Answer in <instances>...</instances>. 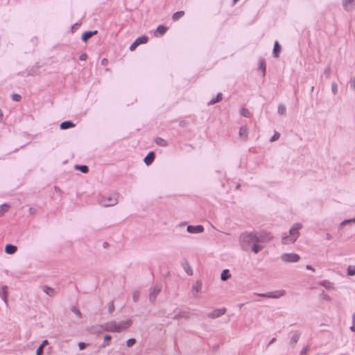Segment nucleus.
Instances as JSON below:
<instances>
[{
  "instance_id": "4468645a",
  "label": "nucleus",
  "mask_w": 355,
  "mask_h": 355,
  "mask_svg": "<svg viewBox=\"0 0 355 355\" xmlns=\"http://www.w3.org/2000/svg\"><path fill=\"white\" fill-rule=\"evenodd\" d=\"M155 157V155L153 152H150L148 154V155L145 157L144 162L146 165H150L153 163Z\"/></svg>"
},
{
  "instance_id": "393cba45",
  "label": "nucleus",
  "mask_w": 355,
  "mask_h": 355,
  "mask_svg": "<svg viewBox=\"0 0 355 355\" xmlns=\"http://www.w3.org/2000/svg\"><path fill=\"white\" fill-rule=\"evenodd\" d=\"M240 114L241 116L247 118H250L251 116V113L250 111L245 107H242L240 110Z\"/></svg>"
},
{
  "instance_id": "603ef678",
  "label": "nucleus",
  "mask_w": 355,
  "mask_h": 355,
  "mask_svg": "<svg viewBox=\"0 0 355 355\" xmlns=\"http://www.w3.org/2000/svg\"><path fill=\"white\" fill-rule=\"evenodd\" d=\"M306 268L308 270H314L313 268L311 266H309V265L306 266Z\"/></svg>"
},
{
  "instance_id": "49530a36",
  "label": "nucleus",
  "mask_w": 355,
  "mask_h": 355,
  "mask_svg": "<svg viewBox=\"0 0 355 355\" xmlns=\"http://www.w3.org/2000/svg\"><path fill=\"white\" fill-rule=\"evenodd\" d=\"M108 63V60L106 59V58H103L102 60H101V64L103 65V66H105L107 65Z\"/></svg>"
},
{
  "instance_id": "864d4df0",
  "label": "nucleus",
  "mask_w": 355,
  "mask_h": 355,
  "mask_svg": "<svg viewBox=\"0 0 355 355\" xmlns=\"http://www.w3.org/2000/svg\"><path fill=\"white\" fill-rule=\"evenodd\" d=\"M275 340H276V338H273L270 340V342L269 345H270V344L273 343L274 342H275Z\"/></svg>"
},
{
  "instance_id": "c03bdc74",
  "label": "nucleus",
  "mask_w": 355,
  "mask_h": 355,
  "mask_svg": "<svg viewBox=\"0 0 355 355\" xmlns=\"http://www.w3.org/2000/svg\"><path fill=\"white\" fill-rule=\"evenodd\" d=\"M72 311L73 312H74L76 314H77L78 315L80 316L81 313H80V311L76 307H73L72 309Z\"/></svg>"
},
{
  "instance_id": "4c0bfd02",
  "label": "nucleus",
  "mask_w": 355,
  "mask_h": 355,
  "mask_svg": "<svg viewBox=\"0 0 355 355\" xmlns=\"http://www.w3.org/2000/svg\"><path fill=\"white\" fill-rule=\"evenodd\" d=\"M331 89H332V92L334 94H336L337 93V89H338V87H337V84L334 83H332V85H331Z\"/></svg>"
},
{
  "instance_id": "a18cd8bd",
  "label": "nucleus",
  "mask_w": 355,
  "mask_h": 355,
  "mask_svg": "<svg viewBox=\"0 0 355 355\" xmlns=\"http://www.w3.org/2000/svg\"><path fill=\"white\" fill-rule=\"evenodd\" d=\"M350 222H354L355 223V218H354L352 220H345V221H343L341 223V225H345L347 223H350Z\"/></svg>"
},
{
  "instance_id": "6ab92c4d",
  "label": "nucleus",
  "mask_w": 355,
  "mask_h": 355,
  "mask_svg": "<svg viewBox=\"0 0 355 355\" xmlns=\"http://www.w3.org/2000/svg\"><path fill=\"white\" fill-rule=\"evenodd\" d=\"M184 15V11L176 12L175 13H174L173 15L172 19L174 21H176L179 20L180 18H182Z\"/></svg>"
},
{
  "instance_id": "2eb2a0df",
  "label": "nucleus",
  "mask_w": 355,
  "mask_h": 355,
  "mask_svg": "<svg viewBox=\"0 0 355 355\" xmlns=\"http://www.w3.org/2000/svg\"><path fill=\"white\" fill-rule=\"evenodd\" d=\"M281 52V46L279 45L277 41L275 42L274 49H273V55L275 58H278L279 56V53Z\"/></svg>"
},
{
  "instance_id": "c9c22d12",
  "label": "nucleus",
  "mask_w": 355,
  "mask_h": 355,
  "mask_svg": "<svg viewBox=\"0 0 355 355\" xmlns=\"http://www.w3.org/2000/svg\"><path fill=\"white\" fill-rule=\"evenodd\" d=\"M138 44L136 41H135L130 46V50L131 51H133L136 49V48L138 46Z\"/></svg>"
},
{
  "instance_id": "09e8293b",
  "label": "nucleus",
  "mask_w": 355,
  "mask_h": 355,
  "mask_svg": "<svg viewBox=\"0 0 355 355\" xmlns=\"http://www.w3.org/2000/svg\"><path fill=\"white\" fill-rule=\"evenodd\" d=\"M351 87L355 89V79H352L350 82Z\"/></svg>"
},
{
  "instance_id": "473e14b6",
  "label": "nucleus",
  "mask_w": 355,
  "mask_h": 355,
  "mask_svg": "<svg viewBox=\"0 0 355 355\" xmlns=\"http://www.w3.org/2000/svg\"><path fill=\"white\" fill-rule=\"evenodd\" d=\"M260 68L262 69L263 73L264 75L266 72V65L263 60H261L260 62Z\"/></svg>"
},
{
  "instance_id": "37998d69",
  "label": "nucleus",
  "mask_w": 355,
  "mask_h": 355,
  "mask_svg": "<svg viewBox=\"0 0 355 355\" xmlns=\"http://www.w3.org/2000/svg\"><path fill=\"white\" fill-rule=\"evenodd\" d=\"M87 58V55L86 53H82L80 55V58L79 59L80 60H86Z\"/></svg>"
},
{
  "instance_id": "7ed1b4c3",
  "label": "nucleus",
  "mask_w": 355,
  "mask_h": 355,
  "mask_svg": "<svg viewBox=\"0 0 355 355\" xmlns=\"http://www.w3.org/2000/svg\"><path fill=\"white\" fill-rule=\"evenodd\" d=\"M302 227L300 223H296L290 230L289 236H285L282 238V243L285 245L293 243L299 236V230Z\"/></svg>"
},
{
  "instance_id": "e433bc0d",
  "label": "nucleus",
  "mask_w": 355,
  "mask_h": 355,
  "mask_svg": "<svg viewBox=\"0 0 355 355\" xmlns=\"http://www.w3.org/2000/svg\"><path fill=\"white\" fill-rule=\"evenodd\" d=\"M193 290H195L196 292H198L200 289L201 288V284L197 282L193 287Z\"/></svg>"
},
{
  "instance_id": "4d7b16f0",
  "label": "nucleus",
  "mask_w": 355,
  "mask_h": 355,
  "mask_svg": "<svg viewBox=\"0 0 355 355\" xmlns=\"http://www.w3.org/2000/svg\"><path fill=\"white\" fill-rule=\"evenodd\" d=\"M107 245V243H104V247L105 248Z\"/></svg>"
},
{
  "instance_id": "58836bf2",
  "label": "nucleus",
  "mask_w": 355,
  "mask_h": 355,
  "mask_svg": "<svg viewBox=\"0 0 355 355\" xmlns=\"http://www.w3.org/2000/svg\"><path fill=\"white\" fill-rule=\"evenodd\" d=\"M12 98L15 101H19L21 100V96L19 94H13Z\"/></svg>"
},
{
  "instance_id": "72a5a7b5",
  "label": "nucleus",
  "mask_w": 355,
  "mask_h": 355,
  "mask_svg": "<svg viewBox=\"0 0 355 355\" xmlns=\"http://www.w3.org/2000/svg\"><path fill=\"white\" fill-rule=\"evenodd\" d=\"M139 295H140V293H139V291H135V292L133 293V296H132V297H133V300H134L135 302H137V301L139 300Z\"/></svg>"
},
{
  "instance_id": "4be33fe9",
  "label": "nucleus",
  "mask_w": 355,
  "mask_h": 355,
  "mask_svg": "<svg viewBox=\"0 0 355 355\" xmlns=\"http://www.w3.org/2000/svg\"><path fill=\"white\" fill-rule=\"evenodd\" d=\"M135 41L137 42L138 45H140L141 44H146L148 41V37L146 35H143L136 39Z\"/></svg>"
},
{
  "instance_id": "aec40b11",
  "label": "nucleus",
  "mask_w": 355,
  "mask_h": 355,
  "mask_svg": "<svg viewBox=\"0 0 355 355\" xmlns=\"http://www.w3.org/2000/svg\"><path fill=\"white\" fill-rule=\"evenodd\" d=\"M300 336V334L298 331H295L291 336V343L293 345H295L297 343Z\"/></svg>"
},
{
  "instance_id": "0eeeda50",
  "label": "nucleus",
  "mask_w": 355,
  "mask_h": 355,
  "mask_svg": "<svg viewBox=\"0 0 355 355\" xmlns=\"http://www.w3.org/2000/svg\"><path fill=\"white\" fill-rule=\"evenodd\" d=\"M162 285L161 284H155L151 289L150 293V300L154 301L156 298V296L157 294L161 291L162 290Z\"/></svg>"
},
{
  "instance_id": "f257e3e1",
  "label": "nucleus",
  "mask_w": 355,
  "mask_h": 355,
  "mask_svg": "<svg viewBox=\"0 0 355 355\" xmlns=\"http://www.w3.org/2000/svg\"><path fill=\"white\" fill-rule=\"evenodd\" d=\"M272 238L270 233L266 232H245L240 236V243L244 250L252 249L257 254L263 249L261 244L268 243Z\"/></svg>"
},
{
  "instance_id": "13d9d810",
  "label": "nucleus",
  "mask_w": 355,
  "mask_h": 355,
  "mask_svg": "<svg viewBox=\"0 0 355 355\" xmlns=\"http://www.w3.org/2000/svg\"><path fill=\"white\" fill-rule=\"evenodd\" d=\"M353 320H354V321H355V313H354V316H353Z\"/></svg>"
},
{
  "instance_id": "6e6552de",
  "label": "nucleus",
  "mask_w": 355,
  "mask_h": 355,
  "mask_svg": "<svg viewBox=\"0 0 355 355\" xmlns=\"http://www.w3.org/2000/svg\"><path fill=\"white\" fill-rule=\"evenodd\" d=\"M239 136L243 141H247L248 138V128L247 126H242L239 129Z\"/></svg>"
},
{
  "instance_id": "ea45409f",
  "label": "nucleus",
  "mask_w": 355,
  "mask_h": 355,
  "mask_svg": "<svg viewBox=\"0 0 355 355\" xmlns=\"http://www.w3.org/2000/svg\"><path fill=\"white\" fill-rule=\"evenodd\" d=\"M43 346H40L37 349V355H42L43 354Z\"/></svg>"
},
{
  "instance_id": "2f4dec72",
  "label": "nucleus",
  "mask_w": 355,
  "mask_h": 355,
  "mask_svg": "<svg viewBox=\"0 0 355 355\" xmlns=\"http://www.w3.org/2000/svg\"><path fill=\"white\" fill-rule=\"evenodd\" d=\"M280 137V134L278 133V132H275V135L271 137V139H270V141L271 142H273L277 139H279V138Z\"/></svg>"
},
{
  "instance_id": "a211bd4d",
  "label": "nucleus",
  "mask_w": 355,
  "mask_h": 355,
  "mask_svg": "<svg viewBox=\"0 0 355 355\" xmlns=\"http://www.w3.org/2000/svg\"><path fill=\"white\" fill-rule=\"evenodd\" d=\"M75 126V124L73 123L71 121H67L62 122L60 125V128L62 130H65L69 128H73Z\"/></svg>"
},
{
  "instance_id": "bf43d9fd",
  "label": "nucleus",
  "mask_w": 355,
  "mask_h": 355,
  "mask_svg": "<svg viewBox=\"0 0 355 355\" xmlns=\"http://www.w3.org/2000/svg\"><path fill=\"white\" fill-rule=\"evenodd\" d=\"M326 283H327V282H324V283H323V286H326Z\"/></svg>"
},
{
  "instance_id": "39448f33",
  "label": "nucleus",
  "mask_w": 355,
  "mask_h": 355,
  "mask_svg": "<svg viewBox=\"0 0 355 355\" xmlns=\"http://www.w3.org/2000/svg\"><path fill=\"white\" fill-rule=\"evenodd\" d=\"M300 259V256L294 253H286L282 255V259L285 262H297Z\"/></svg>"
},
{
  "instance_id": "f3484780",
  "label": "nucleus",
  "mask_w": 355,
  "mask_h": 355,
  "mask_svg": "<svg viewBox=\"0 0 355 355\" xmlns=\"http://www.w3.org/2000/svg\"><path fill=\"white\" fill-rule=\"evenodd\" d=\"M17 250V248L15 245L8 244L6 246L5 250L6 252L10 254H14Z\"/></svg>"
},
{
  "instance_id": "f704fd0d",
  "label": "nucleus",
  "mask_w": 355,
  "mask_h": 355,
  "mask_svg": "<svg viewBox=\"0 0 355 355\" xmlns=\"http://www.w3.org/2000/svg\"><path fill=\"white\" fill-rule=\"evenodd\" d=\"M136 343V340L134 338H130L129 339L128 341H127V346L128 347H132V345H134Z\"/></svg>"
},
{
  "instance_id": "a19ab883",
  "label": "nucleus",
  "mask_w": 355,
  "mask_h": 355,
  "mask_svg": "<svg viewBox=\"0 0 355 355\" xmlns=\"http://www.w3.org/2000/svg\"><path fill=\"white\" fill-rule=\"evenodd\" d=\"M109 311L110 313H112V311H114V302H111L109 304Z\"/></svg>"
},
{
  "instance_id": "c756f323",
  "label": "nucleus",
  "mask_w": 355,
  "mask_h": 355,
  "mask_svg": "<svg viewBox=\"0 0 355 355\" xmlns=\"http://www.w3.org/2000/svg\"><path fill=\"white\" fill-rule=\"evenodd\" d=\"M111 338H112L110 336H109V335L105 336L104 338V343L103 345V347L108 346L110 345V341Z\"/></svg>"
},
{
  "instance_id": "a878e982",
  "label": "nucleus",
  "mask_w": 355,
  "mask_h": 355,
  "mask_svg": "<svg viewBox=\"0 0 355 355\" xmlns=\"http://www.w3.org/2000/svg\"><path fill=\"white\" fill-rule=\"evenodd\" d=\"M222 98H223V94L221 93H219V94H218L216 98H213L212 100H211V101L209 102V104L213 105L217 102L220 101L222 100Z\"/></svg>"
},
{
  "instance_id": "3c124183",
  "label": "nucleus",
  "mask_w": 355,
  "mask_h": 355,
  "mask_svg": "<svg viewBox=\"0 0 355 355\" xmlns=\"http://www.w3.org/2000/svg\"><path fill=\"white\" fill-rule=\"evenodd\" d=\"M3 121V112L0 109V123Z\"/></svg>"
},
{
  "instance_id": "f8f14e48",
  "label": "nucleus",
  "mask_w": 355,
  "mask_h": 355,
  "mask_svg": "<svg viewBox=\"0 0 355 355\" xmlns=\"http://www.w3.org/2000/svg\"><path fill=\"white\" fill-rule=\"evenodd\" d=\"M225 309H216V310L212 311L209 314V317H211L212 318H218L220 315H223L225 313Z\"/></svg>"
},
{
  "instance_id": "ddd939ff",
  "label": "nucleus",
  "mask_w": 355,
  "mask_h": 355,
  "mask_svg": "<svg viewBox=\"0 0 355 355\" xmlns=\"http://www.w3.org/2000/svg\"><path fill=\"white\" fill-rule=\"evenodd\" d=\"M168 28L164 26H162V25H159L155 32V36H159V35H163L167 31Z\"/></svg>"
},
{
  "instance_id": "c85d7f7f",
  "label": "nucleus",
  "mask_w": 355,
  "mask_h": 355,
  "mask_svg": "<svg viewBox=\"0 0 355 355\" xmlns=\"http://www.w3.org/2000/svg\"><path fill=\"white\" fill-rule=\"evenodd\" d=\"M184 270L186 271V272L189 275H192V269L189 266V264L187 263H184Z\"/></svg>"
},
{
  "instance_id": "6e6d98bb",
  "label": "nucleus",
  "mask_w": 355,
  "mask_h": 355,
  "mask_svg": "<svg viewBox=\"0 0 355 355\" xmlns=\"http://www.w3.org/2000/svg\"><path fill=\"white\" fill-rule=\"evenodd\" d=\"M234 1V3H236L239 0H233Z\"/></svg>"
},
{
  "instance_id": "de8ad7c7",
  "label": "nucleus",
  "mask_w": 355,
  "mask_h": 355,
  "mask_svg": "<svg viewBox=\"0 0 355 355\" xmlns=\"http://www.w3.org/2000/svg\"><path fill=\"white\" fill-rule=\"evenodd\" d=\"M49 344V342L47 340H45L42 342L40 346H43V348H44L47 345Z\"/></svg>"
},
{
  "instance_id": "f03ea898",
  "label": "nucleus",
  "mask_w": 355,
  "mask_h": 355,
  "mask_svg": "<svg viewBox=\"0 0 355 355\" xmlns=\"http://www.w3.org/2000/svg\"><path fill=\"white\" fill-rule=\"evenodd\" d=\"M131 324V320L123 321L119 323L115 321H111L104 324V329L107 331L121 332L127 329Z\"/></svg>"
},
{
  "instance_id": "bb28decb",
  "label": "nucleus",
  "mask_w": 355,
  "mask_h": 355,
  "mask_svg": "<svg viewBox=\"0 0 355 355\" xmlns=\"http://www.w3.org/2000/svg\"><path fill=\"white\" fill-rule=\"evenodd\" d=\"M286 107L284 105H279L278 106V113L281 115H284L286 114Z\"/></svg>"
},
{
  "instance_id": "5701e85b",
  "label": "nucleus",
  "mask_w": 355,
  "mask_h": 355,
  "mask_svg": "<svg viewBox=\"0 0 355 355\" xmlns=\"http://www.w3.org/2000/svg\"><path fill=\"white\" fill-rule=\"evenodd\" d=\"M231 277V275L230 273L229 270L226 269L224 270L221 274V279L223 281H226L228 279H230Z\"/></svg>"
},
{
  "instance_id": "20e7f679",
  "label": "nucleus",
  "mask_w": 355,
  "mask_h": 355,
  "mask_svg": "<svg viewBox=\"0 0 355 355\" xmlns=\"http://www.w3.org/2000/svg\"><path fill=\"white\" fill-rule=\"evenodd\" d=\"M118 202L117 193L108 194L102 196L100 200V204L104 207L113 206Z\"/></svg>"
},
{
  "instance_id": "8fccbe9b",
  "label": "nucleus",
  "mask_w": 355,
  "mask_h": 355,
  "mask_svg": "<svg viewBox=\"0 0 355 355\" xmlns=\"http://www.w3.org/2000/svg\"><path fill=\"white\" fill-rule=\"evenodd\" d=\"M351 330L354 332H355V321L353 320V324L352 326L351 327Z\"/></svg>"
},
{
  "instance_id": "7c9ffc66",
  "label": "nucleus",
  "mask_w": 355,
  "mask_h": 355,
  "mask_svg": "<svg viewBox=\"0 0 355 355\" xmlns=\"http://www.w3.org/2000/svg\"><path fill=\"white\" fill-rule=\"evenodd\" d=\"M76 168L79 169L81 172L83 173H87L89 169H88V167L87 166H76Z\"/></svg>"
},
{
  "instance_id": "9d476101",
  "label": "nucleus",
  "mask_w": 355,
  "mask_h": 355,
  "mask_svg": "<svg viewBox=\"0 0 355 355\" xmlns=\"http://www.w3.org/2000/svg\"><path fill=\"white\" fill-rule=\"evenodd\" d=\"M343 4L346 10H352L355 8L354 0H343Z\"/></svg>"
},
{
  "instance_id": "1a4fd4ad",
  "label": "nucleus",
  "mask_w": 355,
  "mask_h": 355,
  "mask_svg": "<svg viewBox=\"0 0 355 355\" xmlns=\"http://www.w3.org/2000/svg\"><path fill=\"white\" fill-rule=\"evenodd\" d=\"M204 230V227L202 225L192 226L189 225L187 227V231L189 233H200Z\"/></svg>"
},
{
  "instance_id": "79ce46f5",
  "label": "nucleus",
  "mask_w": 355,
  "mask_h": 355,
  "mask_svg": "<svg viewBox=\"0 0 355 355\" xmlns=\"http://www.w3.org/2000/svg\"><path fill=\"white\" fill-rule=\"evenodd\" d=\"M78 346H79L80 349L83 350L86 348L87 344H85V343H80Z\"/></svg>"
},
{
  "instance_id": "5fc2aeb1",
  "label": "nucleus",
  "mask_w": 355,
  "mask_h": 355,
  "mask_svg": "<svg viewBox=\"0 0 355 355\" xmlns=\"http://www.w3.org/2000/svg\"><path fill=\"white\" fill-rule=\"evenodd\" d=\"M76 26H78V24L73 25V26L72 27V30H74V29L77 28Z\"/></svg>"
},
{
  "instance_id": "b1692460",
  "label": "nucleus",
  "mask_w": 355,
  "mask_h": 355,
  "mask_svg": "<svg viewBox=\"0 0 355 355\" xmlns=\"http://www.w3.org/2000/svg\"><path fill=\"white\" fill-rule=\"evenodd\" d=\"M43 291L49 296H53L55 293L54 288L46 286L44 287Z\"/></svg>"
},
{
  "instance_id": "423d86ee",
  "label": "nucleus",
  "mask_w": 355,
  "mask_h": 355,
  "mask_svg": "<svg viewBox=\"0 0 355 355\" xmlns=\"http://www.w3.org/2000/svg\"><path fill=\"white\" fill-rule=\"evenodd\" d=\"M286 294L284 290H279L273 292H270L266 294H261L260 296L270 297V298H279L284 296Z\"/></svg>"
},
{
  "instance_id": "cd10ccee",
  "label": "nucleus",
  "mask_w": 355,
  "mask_h": 355,
  "mask_svg": "<svg viewBox=\"0 0 355 355\" xmlns=\"http://www.w3.org/2000/svg\"><path fill=\"white\" fill-rule=\"evenodd\" d=\"M347 273L350 276H353L355 275V266H350L347 268Z\"/></svg>"
},
{
  "instance_id": "dca6fc26",
  "label": "nucleus",
  "mask_w": 355,
  "mask_h": 355,
  "mask_svg": "<svg viewBox=\"0 0 355 355\" xmlns=\"http://www.w3.org/2000/svg\"><path fill=\"white\" fill-rule=\"evenodd\" d=\"M96 33H97L96 31H95L94 32H92V31L85 32V33H84V34L82 36V40L84 42H87L89 38H91L94 35H96Z\"/></svg>"
},
{
  "instance_id": "9b49d317",
  "label": "nucleus",
  "mask_w": 355,
  "mask_h": 355,
  "mask_svg": "<svg viewBox=\"0 0 355 355\" xmlns=\"http://www.w3.org/2000/svg\"><path fill=\"white\" fill-rule=\"evenodd\" d=\"M8 286H3L0 289V296L1 297L2 300L4 301V302L8 305Z\"/></svg>"
},
{
  "instance_id": "412c9836",
  "label": "nucleus",
  "mask_w": 355,
  "mask_h": 355,
  "mask_svg": "<svg viewBox=\"0 0 355 355\" xmlns=\"http://www.w3.org/2000/svg\"><path fill=\"white\" fill-rule=\"evenodd\" d=\"M155 142L157 145L163 146V147L166 146L168 144L167 141L165 139L160 138V137H157L155 139Z\"/></svg>"
}]
</instances>
